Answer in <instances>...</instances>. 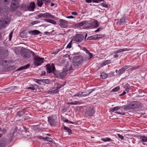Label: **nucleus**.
Returning a JSON list of instances; mask_svg holds the SVG:
<instances>
[{
	"mask_svg": "<svg viewBox=\"0 0 147 147\" xmlns=\"http://www.w3.org/2000/svg\"><path fill=\"white\" fill-rule=\"evenodd\" d=\"M6 131V130L5 129H3L2 130V131H1V133H0V138H1L2 135L5 133Z\"/></svg>",
	"mask_w": 147,
	"mask_h": 147,
	"instance_id": "obj_42",
	"label": "nucleus"
},
{
	"mask_svg": "<svg viewBox=\"0 0 147 147\" xmlns=\"http://www.w3.org/2000/svg\"><path fill=\"white\" fill-rule=\"evenodd\" d=\"M125 90L127 91V92H129V90L130 88L129 85L127 83L124 86V87Z\"/></svg>",
	"mask_w": 147,
	"mask_h": 147,
	"instance_id": "obj_25",
	"label": "nucleus"
},
{
	"mask_svg": "<svg viewBox=\"0 0 147 147\" xmlns=\"http://www.w3.org/2000/svg\"><path fill=\"white\" fill-rule=\"evenodd\" d=\"M29 33L31 34L32 35H34L38 34L40 33V32L37 30H34L29 31Z\"/></svg>",
	"mask_w": 147,
	"mask_h": 147,
	"instance_id": "obj_18",
	"label": "nucleus"
},
{
	"mask_svg": "<svg viewBox=\"0 0 147 147\" xmlns=\"http://www.w3.org/2000/svg\"><path fill=\"white\" fill-rule=\"evenodd\" d=\"M24 114V113L22 111H18L17 112V115L19 117H20L22 116Z\"/></svg>",
	"mask_w": 147,
	"mask_h": 147,
	"instance_id": "obj_39",
	"label": "nucleus"
},
{
	"mask_svg": "<svg viewBox=\"0 0 147 147\" xmlns=\"http://www.w3.org/2000/svg\"><path fill=\"white\" fill-rule=\"evenodd\" d=\"M84 50L88 54V55H89V58H88V60H90V59H91L92 57V53H90V52L88 50L84 48Z\"/></svg>",
	"mask_w": 147,
	"mask_h": 147,
	"instance_id": "obj_21",
	"label": "nucleus"
},
{
	"mask_svg": "<svg viewBox=\"0 0 147 147\" xmlns=\"http://www.w3.org/2000/svg\"><path fill=\"white\" fill-rule=\"evenodd\" d=\"M126 20V18L125 17H122L120 19V22H119V24L120 25L124 23L125 22Z\"/></svg>",
	"mask_w": 147,
	"mask_h": 147,
	"instance_id": "obj_28",
	"label": "nucleus"
},
{
	"mask_svg": "<svg viewBox=\"0 0 147 147\" xmlns=\"http://www.w3.org/2000/svg\"><path fill=\"white\" fill-rule=\"evenodd\" d=\"M94 91L93 90H90L87 91L86 92H79L78 93H77L74 94L73 96V97H83L86 96L90 94Z\"/></svg>",
	"mask_w": 147,
	"mask_h": 147,
	"instance_id": "obj_8",
	"label": "nucleus"
},
{
	"mask_svg": "<svg viewBox=\"0 0 147 147\" xmlns=\"http://www.w3.org/2000/svg\"><path fill=\"white\" fill-rule=\"evenodd\" d=\"M59 26L62 28H66L68 24V22L64 20L60 19Z\"/></svg>",
	"mask_w": 147,
	"mask_h": 147,
	"instance_id": "obj_12",
	"label": "nucleus"
},
{
	"mask_svg": "<svg viewBox=\"0 0 147 147\" xmlns=\"http://www.w3.org/2000/svg\"><path fill=\"white\" fill-rule=\"evenodd\" d=\"M41 82L42 83L48 84L49 83V81L48 79H41Z\"/></svg>",
	"mask_w": 147,
	"mask_h": 147,
	"instance_id": "obj_38",
	"label": "nucleus"
},
{
	"mask_svg": "<svg viewBox=\"0 0 147 147\" xmlns=\"http://www.w3.org/2000/svg\"><path fill=\"white\" fill-rule=\"evenodd\" d=\"M132 109L131 106L130 105H126L124 107V109L125 111H127Z\"/></svg>",
	"mask_w": 147,
	"mask_h": 147,
	"instance_id": "obj_35",
	"label": "nucleus"
},
{
	"mask_svg": "<svg viewBox=\"0 0 147 147\" xmlns=\"http://www.w3.org/2000/svg\"><path fill=\"white\" fill-rule=\"evenodd\" d=\"M9 22L10 20L7 17H6L1 20L0 21V29L2 28H5L6 25L9 24Z\"/></svg>",
	"mask_w": 147,
	"mask_h": 147,
	"instance_id": "obj_7",
	"label": "nucleus"
},
{
	"mask_svg": "<svg viewBox=\"0 0 147 147\" xmlns=\"http://www.w3.org/2000/svg\"><path fill=\"white\" fill-rule=\"evenodd\" d=\"M44 21L50 23L53 25H55L56 24V22L54 20L50 19H45L43 20Z\"/></svg>",
	"mask_w": 147,
	"mask_h": 147,
	"instance_id": "obj_17",
	"label": "nucleus"
},
{
	"mask_svg": "<svg viewBox=\"0 0 147 147\" xmlns=\"http://www.w3.org/2000/svg\"><path fill=\"white\" fill-rule=\"evenodd\" d=\"M13 34V32L11 31L10 33L9 34V41H10L11 40V39L12 37V36Z\"/></svg>",
	"mask_w": 147,
	"mask_h": 147,
	"instance_id": "obj_48",
	"label": "nucleus"
},
{
	"mask_svg": "<svg viewBox=\"0 0 147 147\" xmlns=\"http://www.w3.org/2000/svg\"><path fill=\"white\" fill-rule=\"evenodd\" d=\"M82 22V26L84 29L92 27L97 28L99 25V23L96 20L88 21L84 20Z\"/></svg>",
	"mask_w": 147,
	"mask_h": 147,
	"instance_id": "obj_1",
	"label": "nucleus"
},
{
	"mask_svg": "<svg viewBox=\"0 0 147 147\" xmlns=\"http://www.w3.org/2000/svg\"><path fill=\"white\" fill-rule=\"evenodd\" d=\"M38 86L36 84L33 85L32 86L28 88V89H30L33 90H36L38 87Z\"/></svg>",
	"mask_w": 147,
	"mask_h": 147,
	"instance_id": "obj_23",
	"label": "nucleus"
},
{
	"mask_svg": "<svg viewBox=\"0 0 147 147\" xmlns=\"http://www.w3.org/2000/svg\"><path fill=\"white\" fill-rule=\"evenodd\" d=\"M120 106H117L113 108L112 109L110 110L109 112H113L115 111H117L120 109L121 108Z\"/></svg>",
	"mask_w": 147,
	"mask_h": 147,
	"instance_id": "obj_22",
	"label": "nucleus"
},
{
	"mask_svg": "<svg viewBox=\"0 0 147 147\" xmlns=\"http://www.w3.org/2000/svg\"><path fill=\"white\" fill-rule=\"evenodd\" d=\"M43 0H37V5L39 7H41L43 4L42 1Z\"/></svg>",
	"mask_w": 147,
	"mask_h": 147,
	"instance_id": "obj_32",
	"label": "nucleus"
},
{
	"mask_svg": "<svg viewBox=\"0 0 147 147\" xmlns=\"http://www.w3.org/2000/svg\"><path fill=\"white\" fill-rule=\"evenodd\" d=\"M101 38L100 37L98 36H97L96 37H94V38H92V36H91L90 37L88 38V40H92V39H98Z\"/></svg>",
	"mask_w": 147,
	"mask_h": 147,
	"instance_id": "obj_45",
	"label": "nucleus"
},
{
	"mask_svg": "<svg viewBox=\"0 0 147 147\" xmlns=\"http://www.w3.org/2000/svg\"><path fill=\"white\" fill-rule=\"evenodd\" d=\"M124 71L123 69V68H122L121 69H120L118 71V72H119V74L120 75L121 74H122L123 72Z\"/></svg>",
	"mask_w": 147,
	"mask_h": 147,
	"instance_id": "obj_51",
	"label": "nucleus"
},
{
	"mask_svg": "<svg viewBox=\"0 0 147 147\" xmlns=\"http://www.w3.org/2000/svg\"><path fill=\"white\" fill-rule=\"evenodd\" d=\"M102 29V27H99L98 29L95 30L94 32H98L100 31Z\"/></svg>",
	"mask_w": 147,
	"mask_h": 147,
	"instance_id": "obj_54",
	"label": "nucleus"
},
{
	"mask_svg": "<svg viewBox=\"0 0 147 147\" xmlns=\"http://www.w3.org/2000/svg\"><path fill=\"white\" fill-rule=\"evenodd\" d=\"M117 136L119 138H120L121 140H123L124 139L123 136L121 135V134H118Z\"/></svg>",
	"mask_w": 147,
	"mask_h": 147,
	"instance_id": "obj_52",
	"label": "nucleus"
},
{
	"mask_svg": "<svg viewBox=\"0 0 147 147\" xmlns=\"http://www.w3.org/2000/svg\"><path fill=\"white\" fill-rule=\"evenodd\" d=\"M17 87L13 86L10 87L7 89V91H10L14 90Z\"/></svg>",
	"mask_w": 147,
	"mask_h": 147,
	"instance_id": "obj_40",
	"label": "nucleus"
},
{
	"mask_svg": "<svg viewBox=\"0 0 147 147\" xmlns=\"http://www.w3.org/2000/svg\"><path fill=\"white\" fill-rule=\"evenodd\" d=\"M64 86V84H57V87L56 88V89L58 90L63 87Z\"/></svg>",
	"mask_w": 147,
	"mask_h": 147,
	"instance_id": "obj_41",
	"label": "nucleus"
},
{
	"mask_svg": "<svg viewBox=\"0 0 147 147\" xmlns=\"http://www.w3.org/2000/svg\"><path fill=\"white\" fill-rule=\"evenodd\" d=\"M139 67L138 66H137L135 67H131V70H134L136 69H138L139 68Z\"/></svg>",
	"mask_w": 147,
	"mask_h": 147,
	"instance_id": "obj_55",
	"label": "nucleus"
},
{
	"mask_svg": "<svg viewBox=\"0 0 147 147\" xmlns=\"http://www.w3.org/2000/svg\"><path fill=\"white\" fill-rule=\"evenodd\" d=\"M94 113V110L91 107H90L87 109L86 112V114L90 116H92Z\"/></svg>",
	"mask_w": 147,
	"mask_h": 147,
	"instance_id": "obj_13",
	"label": "nucleus"
},
{
	"mask_svg": "<svg viewBox=\"0 0 147 147\" xmlns=\"http://www.w3.org/2000/svg\"><path fill=\"white\" fill-rule=\"evenodd\" d=\"M130 50H131V49H127L126 48H125L123 49H121L117 51H114L113 52V53L114 54H116L124 51H129Z\"/></svg>",
	"mask_w": 147,
	"mask_h": 147,
	"instance_id": "obj_15",
	"label": "nucleus"
},
{
	"mask_svg": "<svg viewBox=\"0 0 147 147\" xmlns=\"http://www.w3.org/2000/svg\"><path fill=\"white\" fill-rule=\"evenodd\" d=\"M107 74H106L104 73H102L100 75V78L102 79H105L107 78Z\"/></svg>",
	"mask_w": 147,
	"mask_h": 147,
	"instance_id": "obj_30",
	"label": "nucleus"
},
{
	"mask_svg": "<svg viewBox=\"0 0 147 147\" xmlns=\"http://www.w3.org/2000/svg\"><path fill=\"white\" fill-rule=\"evenodd\" d=\"M84 36L82 34H77L75 36H74L73 40L78 42H80L83 40Z\"/></svg>",
	"mask_w": 147,
	"mask_h": 147,
	"instance_id": "obj_10",
	"label": "nucleus"
},
{
	"mask_svg": "<svg viewBox=\"0 0 147 147\" xmlns=\"http://www.w3.org/2000/svg\"><path fill=\"white\" fill-rule=\"evenodd\" d=\"M44 140H47V141L49 142H52L53 140L52 138L49 137H47L45 138H44Z\"/></svg>",
	"mask_w": 147,
	"mask_h": 147,
	"instance_id": "obj_34",
	"label": "nucleus"
},
{
	"mask_svg": "<svg viewBox=\"0 0 147 147\" xmlns=\"http://www.w3.org/2000/svg\"><path fill=\"white\" fill-rule=\"evenodd\" d=\"M92 1L93 2L96 3H98L99 2L98 0H92Z\"/></svg>",
	"mask_w": 147,
	"mask_h": 147,
	"instance_id": "obj_62",
	"label": "nucleus"
},
{
	"mask_svg": "<svg viewBox=\"0 0 147 147\" xmlns=\"http://www.w3.org/2000/svg\"><path fill=\"white\" fill-rule=\"evenodd\" d=\"M140 139L143 142H147V136H141L140 137Z\"/></svg>",
	"mask_w": 147,
	"mask_h": 147,
	"instance_id": "obj_24",
	"label": "nucleus"
},
{
	"mask_svg": "<svg viewBox=\"0 0 147 147\" xmlns=\"http://www.w3.org/2000/svg\"><path fill=\"white\" fill-rule=\"evenodd\" d=\"M20 36L23 38H24V36L23 34V32H21L20 34Z\"/></svg>",
	"mask_w": 147,
	"mask_h": 147,
	"instance_id": "obj_60",
	"label": "nucleus"
},
{
	"mask_svg": "<svg viewBox=\"0 0 147 147\" xmlns=\"http://www.w3.org/2000/svg\"><path fill=\"white\" fill-rule=\"evenodd\" d=\"M19 0H12L10 5V9L12 11H16L18 8L19 5Z\"/></svg>",
	"mask_w": 147,
	"mask_h": 147,
	"instance_id": "obj_6",
	"label": "nucleus"
},
{
	"mask_svg": "<svg viewBox=\"0 0 147 147\" xmlns=\"http://www.w3.org/2000/svg\"><path fill=\"white\" fill-rule=\"evenodd\" d=\"M111 61L109 60H107L103 61L101 64V65L102 66H105L108 63H110Z\"/></svg>",
	"mask_w": 147,
	"mask_h": 147,
	"instance_id": "obj_29",
	"label": "nucleus"
},
{
	"mask_svg": "<svg viewBox=\"0 0 147 147\" xmlns=\"http://www.w3.org/2000/svg\"><path fill=\"white\" fill-rule=\"evenodd\" d=\"M101 140L104 142H107L110 141L112 140L109 138H102Z\"/></svg>",
	"mask_w": 147,
	"mask_h": 147,
	"instance_id": "obj_31",
	"label": "nucleus"
},
{
	"mask_svg": "<svg viewBox=\"0 0 147 147\" xmlns=\"http://www.w3.org/2000/svg\"><path fill=\"white\" fill-rule=\"evenodd\" d=\"M20 52L22 56L26 59H28L30 58L31 54L34 57H35V55L32 51L24 48H22L20 51Z\"/></svg>",
	"mask_w": 147,
	"mask_h": 147,
	"instance_id": "obj_3",
	"label": "nucleus"
},
{
	"mask_svg": "<svg viewBox=\"0 0 147 147\" xmlns=\"http://www.w3.org/2000/svg\"><path fill=\"white\" fill-rule=\"evenodd\" d=\"M64 121L65 122H67L68 123H71L72 124H74L75 123L73 122H71L68 120L66 119Z\"/></svg>",
	"mask_w": 147,
	"mask_h": 147,
	"instance_id": "obj_47",
	"label": "nucleus"
},
{
	"mask_svg": "<svg viewBox=\"0 0 147 147\" xmlns=\"http://www.w3.org/2000/svg\"><path fill=\"white\" fill-rule=\"evenodd\" d=\"M81 103V102L79 101H75L74 102L72 103V105H77L78 104H80Z\"/></svg>",
	"mask_w": 147,
	"mask_h": 147,
	"instance_id": "obj_46",
	"label": "nucleus"
},
{
	"mask_svg": "<svg viewBox=\"0 0 147 147\" xmlns=\"http://www.w3.org/2000/svg\"><path fill=\"white\" fill-rule=\"evenodd\" d=\"M10 0H4V3L6 4H9Z\"/></svg>",
	"mask_w": 147,
	"mask_h": 147,
	"instance_id": "obj_56",
	"label": "nucleus"
},
{
	"mask_svg": "<svg viewBox=\"0 0 147 147\" xmlns=\"http://www.w3.org/2000/svg\"><path fill=\"white\" fill-rule=\"evenodd\" d=\"M43 1L45 2V3L46 4H48L50 3V0H43Z\"/></svg>",
	"mask_w": 147,
	"mask_h": 147,
	"instance_id": "obj_53",
	"label": "nucleus"
},
{
	"mask_svg": "<svg viewBox=\"0 0 147 147\" xmlns=\"http://www.w3.org/2000/svg\"><path fill=\"white\" fill-rule=\"evenodd\" d=\"M58 92V90L56 89L53 90H49L47 92V93L50 94H54L57 93Z\"/></svg>",
	"mask_w": 147,
	"mask_h": 147,
	"instance_id": "obj_20",
	"label": "nucleus"
},
{
	"mask_svg": "<svg viewBox=\"0 0 147 147\" xmlns=\"http://www.w3.org/2000/svg\"><path fill=\"white\" fill-rule=\"evenodd\" d=\"M92 0H86V1L87 3H90L92 2Z\"/></svg>",
	"mask_w": 147,
	"mask_h": 147,
	"instance_id": "obj_63",
	"label": "nucleus"
},
{
	"mask_svg": "<svg viewBox=\"0 0 147 147\" xmlns=\"http://www.w3.org/2000/svg\"><path fill=\"white\" fill-rule=\"evenodd\" d=\"M101 5L105 8H108L109 7V5L107 4L106 2H105L101 3Z\"/></svg>",
	"mask_w": 147,
	"mask_h": 147,
	"instance_id": "obj_37",
	"label": "nucleus"
},
{
	"mask_svg": "<svg viewBox=\"0 0 147 147\" xmlns=\"http://www.w3.org/2000/svg\"><path fill=\"white\" fill-rule=\"evenodd\" d=\"M44 18V13H39L37 15V17L36 18V19H38L40 18Z\"/></svg>",
	"mask_w": 147,
	"mask_h": 147,
	"instance_id": "obj_33",
	"label": "nucleus"
},
{
	"mask_svg": "<svg viewBox=\"0 0 147 147\" xmlns=\"http://www.w3.org/2000/svg\"><path fill=\"white\" fill-rule=\"evenodd\" d=\"M71 13L72 15L74 16H77L78 15L77 13L75 12H71Z\"/></svg>",
	"mask_w": 147,
	"mask_h": 147,
	"instance_id": "obj_59",
	"label": "nucleus"
},
{
	"mask_svg": "<svg viewBox=\"0 0 147 147\" xmlns=\"http://www.w3.org/2000/svg\"><path fill=\"white\" fill-rule=\"evenodd\" d=\"M40 21H39L38 20H36L33 21L30 23V25L31 26H32L35 24H38V23H40Z\"/></svg>",
	"mask_w": 147,
	"mask_h": 147,
	"instance_id": "obj_36",
	"label": "nucleus"
},
{
	"mask_svg": "<svg viewBox=\"0 0 147 147\" xmlns=\"http://www.w3.org/2000/svg\"><path fill=\"white\" fill-rule=\"evenodd\" d=\"M63 128L65 130H66L68 133L69 135L71 134L72 131L70 129L65 126H64Z\"/></svg>",
	"mask_w": 147,
	"mask_h": 147,
	"instance_id": "obj_26",
	"label": "nucleus"
},
{
	"mask_svg": "<svg viewBox=\"0 0 147 147\" xmlns=\"http://www.w3.org/2000/svg\"><path fill=\"white\" fill-rule=\"evenodd\" d=\"M71 45L72 42L71 41V42H69L67 45V47H66V49L67 48H70L71 47Z\"/></svg>",
	"mask_w": 147,
	"mask_h": 147,
	"instance_id": "obj_50",
	"label": "nucleus"
},
{
	"mask_svg": "<svg viewBox=\"0 0 147 147\" xmlns=\"http://www.w3.org/2000/svg\"><path fill=\"white\" fill-rule=\"evenodd\" d=\"M34 58V63L35 65L39 66L43 63L42 58H40L36 56Z\"/></svg>",
	"mask_w": 147,
	"mask_h": 147,
	"instance_id": "obj_11",
	"label": "nucleus"
},
{
	"mask_svg": "<svg viewBox=\"0 0 147 147\" xmlns=\"http://www.w3.org/2000/svg\"><path fill=\"white\" fill-rule=\"evenodd\" d=\"M66 18L68 19H73L74 18V17L72 16H66Z\"/></svg>",
	"mask_w": 147,
	"mask_h": 147,
	"instance_id": "obj_57",
	"label": "nucleus"
},
{
	"mask_svg": "<svg viewBox=\"0 0 147 147\" xmlns=\"http://www.w3.org/2000/svg\"><path fill=\"white\" fill-rule=\"evenodd\" d=\"M114 58H116L118 57V55L117 54L113 56Z\"/></svg>",
	"mask_w": 147,
	"mask_h": 147,
	"instance_id": "obj_64",
	"label": "nucleus"
},
{
	"mask_svg": "<svg viewBox=\"0 0 147 147\" xmlns=\"http://www.w3.org/2000/svg\"><path fill=\"white\" fill-rule=\"evenodd\" d=\"M4 9H5L6 11H8L9 10V7L5 6L4 7Z\"/></svg>",
	"mask_w": 147,
	"mask_h": 147,
	"instance_id": "obj_61",
	"label": "nucleus"
},
{
	"mask_svg": "<svg viewBox=\"0 0 147 147\" xmlns=\"http://www.w3.org/2000/svg\"><path fill=\"white\" fill-rule=\"evenodd\" d=\"M44 18H51L53 19L55 18V16L49 13L46 12L44 13Z\"/></svg>",
	"mask_w": 147,
	"mask_h": 147,
	"instance_id": "obj_16",
	"label": "nucleus"
},
{
	"mask_svg": "<svg viewBox=\"0 0 147 147\" xmlns=\"http://www.w3.org/2000/svg\"><path fill=\"white\" fill-rule=\"evenodd\" d=\"M35 8V4L33 2L30 3L28 7V9L29 11H33Z\"/></svg>",
	"mask_w": 147,
	"mask_h": 147,
	"instance_id": "obj_14",
	"label": "nucleus"
},
{
	"mask_svg": "<svg viewBox=\"0 0 147 147\" xmlns=\"http://www.w3.org/2000/svg\"><path fill=\"white\" fill-rule=\"evenodd\" d=\"M82 22L80 23H77L76 24H75L73 25V27L75 28H77L82 27Z\"/></svg>",
	"mask_w": 147,
	"mask_h": 147,
	"instance_id": "obj_27",
	"label": "nucleus"
},
{
	"mask_svg": "<svg viewBox=\"0 0 147 147\" xmlns=\"http://www.w3.org/2000/svg\"><path fill=\"white\" fill-rule=\"evenodd\" d=\"M83 62V57L81 56H77L73 59V69L80 67Z\"/></svg>",
	"mask_w": 147,
	"mask_h": 147,
	"instance_id": "obj_2",
	"label": "nucleus"
},
{
	"mask_svg": "<svg viewBox=\"0 0 147 147\" xmlns=\"http://www.w3.org/2000/svg\"><path fill=\"white\" fill-rule=\"evenodd\" d=\"M46 70L47 73H51V72L54 73L55 72V69L53 63H52L51 65L47 64L46 65Z\"/></svg>",
	"mask_w": 147,
	"mask_h": 147,
	"instance_id": "obj_9",
	"label": "nucleus"
},
{
	"mask_svg": "<svg viewBox=\"0 0 147 147\" xmlns=\"http://www.w3.org/2000/svg\"><path fill=\"white\" fill-rule=\"evenodd\" d=\"M41 79H35L34 81L37 82L38 84L40 85H41L42 84L41 83Z\"/></svg>",
	"mask_w": 147,
	"mask_h": 147,
	"instance_id": "obj_43",
	"label": "nucleus"
},
{
	"mask_svg": "<svg viewBox=\"0 0 147 147\" xmlns=\"http://www.w3.org/2000/svg\"><path fill=\"white\" fill-rule=\"evenodd\" d=\"M73 69L71 65L66 66L65 68L63 69L62 71L60 72L59 74V76L61 79H63L68 73L71 72L70 71Z\"/></svg>",
	"mask_w": 147,
	"mask_h": 147,
	"instance_id": "obj_4",
	"label": "nucleus"
},
{
	"mask_svg": "<svg viewBox=\"0 0 147 147\" xmlns=\"http://www.w3.org/2000/svg\"><path fill=\"white\" fill-rule=\"evenodd\" d=\"M47 118L48 122L51 126H56L58 125L57 118L56 115L50 116Z\"/></svg>",
	"mask_w": 147,
	"mask_h": 147,
	"instance_id": "obj_5",
	"label": "nucleus"
},
{
	"mask_svg": "<svg viewBox=\"0 0 147 147\" xmlns=\"http://www.w3.org/2000/svg\"><path fill=\"white\" fill-rule=\"evenodd\" d=\"M115 113L116 114H118L123 115H124L125 114L124 113H121L119 112H115Z\"/></svg>",
	"mask_w": 147,
	"mask_h": 147,
	"instance_id": "obj_58",
	"label": "nucleus"
},
{
	"mask_svg": "<svg viewBox=\"0 0 147 147\" xmlns=\"http://www.w3.org/2000/svg\"><path fill=\"white\" fill-rule=\"evenodd\" d=\"M120 89V87L119 86L117 87L114 88L112 90L113 92H116L118 91Z\"/></svg>",
	"mask_w": 147,
	"mask_h": 147,
	"instance_id": "obj_44",
	"label": "nucleus"
},
{
	"mask_svg": "<svg viewBox=\"0 0 147 147\" xmlns=\"http://www.w3.org/2000/svg\"><path fill=\"white\" fill-rule=\"evenodd\" d=\"M130 67V66L129 65H125L122 68H123V69L125 71V70Z\"/></svg>",
	"mask_w": 147,
	"mask_h": 147,
	"instance_id": "obj_49",
	"label": "nucleus"
},
{
	"mask_svg": "<svg viewBox=\"0 0 147 147\" xmlns=\"http://www.w3.org/2000/svg\"><path fill=\"white\" fill-rule=\"evenodd\" d=\"M30 65L29 64H27L26 65L21 67L19 68L17 70V71H19L21 70H23L25 69H26L29 68L30 66Z\"/></svg>",
	"mask_w": 147,
	"mask_h": 147,
	"instance_id": "obj_19",
	"label": "nucleus"
}]
</instances>
